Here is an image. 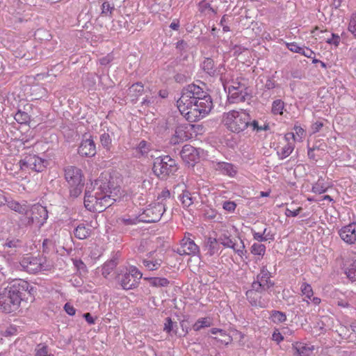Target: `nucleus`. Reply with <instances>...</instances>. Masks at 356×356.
I'll use <instances>...</instances> for the list:
<instances>
[{
	"label": "nucleus",
	"mask_w": 356,
	"mask_h": 356,
	"mask_svg": "<svg viewBox=\"0 0 356 356\" xmlns=\"http://www.w3.org/2000/svg\"><path fill=\"white\" fill-rule=\"evenodd\" d=\"M48 161L39 157L35 154H26L19 161V166L21 170L27 171L32 170L40 172L44 170Z\"/></svg>",
	"instance_id": "obj_9"
},
{
	"label": "nucleus",
	"mask_w": 356,
	"mask_h": 356,
	"mask_svg": "<svg viewBox=\"0 0 356 356\" xmlns=\"http://www.w3.org/2000/svg\"><path fill=\"white\" fill-rule=\"evenodd\" d=\"M210 322L207 318L199 319L193 325V329L195 331H199L202 328L209 327Z\"/></svg>",
	"instance_id": "obj_50"
},
{
	"label": "nucleus",
	"mask_w": 356,
	"mask_h": 356,
	"mask_svg": "<svg viewBox=\"0 0 356 356\" xmlns=\"http://www.w3.org/2000/svg\"><path fill=\"white\" fill-rule=\"evenodd\" d=\"M165 211V204L163 202L151 204L140 215V220L149 223L158 222Z\"/></svg>",
	"instance_id": "obj_10"
},
{
	"label": "nucleus",
	"mask_w": 356,
	"mask_h": 356,
	"mask_svg": "<svg viewBox=\"0 0 356 356\" xmlns=\"http://www.w3.org/2000/svg\"><path fill=\"white\" fill-rule=\"evenodd\" d=\"M249 290L258 292L261 294L266 291L264 288V285H262V284H261V282H259L256 277L251 284V289Z\"/></svg>",
	"instance_id": "obj_49"
},
{
	"label": "nucleus",
	"mask_w": 356,
	"mask_h": 356,
	"mask_svg": "<svg viewBox=\"0 0 356 356\" xmlns=\"http://www.w3.org/2000/svg\"><path fill=\"white\" fill-rule=\"evenodd\" d=\"M90 233L91 229L86 227L84 224L79 225L74 230L75 237L81 240L87 238L90 235Z\"/></svg>",
	"instance_id": "obj_30"
},
{
	"label": "nucleus",
	"mask_w": 356,
	"mask_h": 356,
	"mask_svg": "<svg viewBox=\"0 0 356 356\" xmlns=\"http://www.w3.org/2000/svg\"><path fill=\"white\" fill-rule=\"evenodd\" d=\"M198 9L200 13H203L207 9H208L213 13H216V10L213 8H212L211 4L209 3H207L206 0H202L198 3Z\"/></svg>",
	"instance_id": "obj_52"
},
{
	"label": "nucleus",
	"mask_w": 356,
	"mask_h": 356,
	"mask_svg": "<svg viewBox=\"0 0 356 356\" xmlns=\"http://www.w3.org/2000/svg\"><path fill=\"white\" fill-rule=\"evenodd\" d=\"M339 234L341 238L348 244H353L356 241V223H350L343 227Z\"/></svg>",
	"instance_id": "obj_19"
},
{
	"label": "nucleus",
	"mask_w": 356,
	"mask_h": 356,
	"mask_svg": "<svg viewBox=\"0 0 356 356\" xmlns=\"http://www.w3.org/2000/svg\"><path fill=\"white\" fill-rule=\"evenodd\" d=\"M203 248L207 255L213 256L217 254L220 250L218 239L211 236H205Z\"/></svg>",
	"instance_id": "obj_24"
},
{
	"label": "nucleus",
	"mask_w": 356,
	"mask_h": 356,
	"mask_svg": "<svg viewBox=\"0 0 356 356\" xmlns=\"http://www.w3.org/2000/svg\"><path fill=\"white\" fill-rule=\"evenodd\" d=\"M216 170L220 171L223 175L229 177H234L236 174V170L232 163L225 162H219L217 163Z\"/></svg>",
	"instance_id": "obj_29"
},
{
	"label": "nucleus",
	"mask_w": 356,
	"mask_h": 356,
	"mask_svg": "<svg viewBox=\"0 0 356 356\" xmlns=\"http://www.w3.org/2000/svg\"><path fill=\"white\" fill-rule=\"evenodd\" d=\"M173 329V322L170 317L165 318L164 330L170 333Z\"/></svg>",
	"instance_id": "obj_58"
},
{
	"label": "nucleus",
	"mask_w": 356,
	"mask_h": 356,
	"mask_svg": "<svg viewBox=\"0 0 356 356\" xmlns=\"http://www.w3.org/2000/svg\"><path fill=\"white\" fill-rule=\"evenodd\" d=\"M96 145L91 136H83L82 141L79 147L78 153L81 156L92 157L96 154Z\"/></svg>",
	"instance_id": "obj_13"
},
{
	"label": "nucleus",
	"mask_w": 356,
	"mask_h": 356,
	"mask_svg": "<svg viewBox=\"0 0 356 356\" xmlns=\"http://www.w3.org/2000/svg\"><path fill=\"white\" fill-rule=\"evenodd\" d=\"M287 48L292 52L298 53L300 52L301 47H299L297 44L295 42L291 43H287L286 44Z\"/></svg>",
	"instance_id": "obj_60"
},
{
	"label": "nucleus",
	"mask_w": 356,
	"mask_h": 356,
	"mask_svg": "<svg viewBox=\"0 0 356 356\" xmlns=\"http://www.w3.org/2000/svg\"><path fill=\"white\" fill-rule=\"evenodd\" d=\"M236 204L234 202L232 201H225L223 203L222 208L229 211V212H233L236 209Z\"/></svg>",
	"instance_id": "obj_54"
},
{
	"label": "nucleus",
	"mask_w": 356,
	"mask_h": 356,
	"mask_svg": "<svg viewBox=\"0 0 356 356\" xmlns=\"http://www.w3.org/2000/svg\"><path fill=\"white\" fill-rule=\"evenodd\" d=\"M218 241L220 244H222L224 247L232 248H234V243L236 240L233 241L229 236L226 235H223L219 237Z\"/></svg>",
	"instance_id": "obj_48"
},
{
	"label": "nucleus",
	"mask_w": 356,
	"mask_h": 356,
	"mask_svg": "<svg viewBox=\"0 0 356 356\" xmlns=\"http://www.w3.org/2000/svg\"><path fill=\"white\" fill-rule=\"evenodd\" d=\"M21 279L14 280L6 287L0 288V309L10 314L17 311L22 300L27 299L26 295H33V287Z\"/></svg>",
	"instance_id": "obj_2"
},
{
	"label": "nucleus",
	"mask_w": 356,
	"mask_h": 356,
	"mask_svg": "<svg viewBox=\"0 0 356 356\" xmlns=\"http://www.w3.org/2000/svg\"><path fill=\"white\" fill-rule=\"evenodd\" d=\"M94 189L102 192L98 212L111 206L119 198L120 187L109 174H102L95 181Z\"/></svg>",
	"instance_id": "obj_3"
},
{
	"label": "nucleus",
	"mask_w": 356,
	"mask_h": 356,
	"mask_svg": "<svg viewBox=\"0 0 356 356\" xmlns=\"http://www.w3.org/2000/svg\"><path fill=\"white\" fill-rule=\"evenodd\" d=\"M118 262L116 258H113L102 266V274L104 277H106L117 266Z\"/></svg>",
	"instance_id": "obj_33"
},
{
	"label": "nucleus",
	"mask_w": 356,
	"mask_h": 356,
	"mask_svg": "<svg viewBox=\"0 0 356 356\" xmlns=\"http://www.w3.org/2000/svg\"><path fill=\"white\" fill-rule=\"evenodd\" d=\"M293 350L294 356H309L312 354L314 346L303 342H296L293 344Z\"/></svg>",
	"instance_id": "obj_25"
},
{
	"label": "nucleus",
	"mask_w": 356,
	"mask_h": 356,
	"mask_svg": "<svg viewBox=\"0 0 356 356\" xmlns=\"http://www.w3.org/2000/svg\"><path fill=\"white\" fill-rule=\"evenodd\" d=\"M48 218V211L45 207L40 204L30 205L29 216H23L19 219L20 225L22 226H31L33 223L37 222L39 227H41L46 222Z\"/></svg>",
	"instance_id": "obj_7"
},
{
	"label": "nucleus",
	"mask_w": 356,
	"mask_h": 356,
	"mask_svg": "<svg viewBox=\"0 0 356 356\" xmlns=\"http://www.w3.org/2000/svg\"><path fill=\"white\" fill-rule=\"evenodd\" d=\"M170 193L168 189L163 190L161 193L158 196V200H160L159 202H163V200H165L168 198H170Z\"/></svg>",
	"instance_id": "obj_56"
},
{
	"label": "nucleus",
	"mask_w": 356,
	"mask_h": 356,
	"mask_svg": "<svg viewBox=\"0 0 356 356\" xmlns=\"http://www.w3.org/2000/svg\"><path fill=\"white\" fill-rule=\"evenodd\" d=\"M102 192L96 190L95 195H91L90 192L86 191L84 196V205L89 211H98L96 208L100 204Z\"/></svg>",
	"instance_id": "obj_17"
},
{
	"label": "nucleus",
	"mask_w": 356,
	"mask_h": 356,
	"mask_svg": "<svg viewBox=\"0 0 356 356\" xmlns=\"http://www.w3.org/2000/svg\"><path fill=\"white\" fill-rule=\"evenodd\" d=\"M142 263L143 266L149 270H155L160 268L162 264V259H143Z\"/></svg>",
	"instance_id": "obj_34"
},
{
	"label": "nucleus",
	"mask_w": 356,
	"mask_h": 356,
	"mask_svg": "<svg viewBox=\"0 0 356 356\" xmlns=\"http://www.w3.org/2000/svg\"><path fill=\"white\" fill-rule=\"evenodd\" d=\"M270 277L271 273L266 266H263L260 270V273L256 276L257 280L264 285V288L266 291H268L275 285L274 282L270 280Z\"/></svg>",
	"instance_id": "obj_23"
},
{
	"label": "nucleus",
	"mask_w": 356,
	"mask_h": 356,
	"mask_svg": "<svg viewBox=\"0 0 356 356\" xmlns=\"http://www.w3.org/2000/svg\"><path fill=\"white\" fill-rule=\"evenodd\" d=\"M312 191L315 193L321 194L326 191V189L323 188L319 183H316L312 187Z\"/></svg>",
	"instance_id": "obj_61"
},
{
	"label": "nucleus",
	"mask_w": 356,
	"mask_h": 356,
	"mask_svg": "<svg viewBox=\"0 0 356 356\" xmlns=\"http://www.w3.org/2000/svg\"><path fill=\"white\" fill-rule=\"evenodd\" d=\"M220 338L213 337V339L221 342L225 345L229 344L232 341V337L228 335L225 330L220 334Z\"/></svg>",
	"instance_id": "obj_51"
},
{
	"label": "nucleus",
	"mask_w": 356,
	"mask_h": 356,
	"mask_svg": "<svg viewBox=\"0 0 356 356\" xmlns=\"http://www.w3.org/2000/svg\"><path fill=\"white\" fill-rule=\"evenodd\" d=\"M239 243L235 241L234 248H232V249L236 254H238V255L242 257L243 255H245L248 253V251L245 250L243 241L241 239H239Z\"/></svg>",
	"instance_id": "obj_45"
},
{
	"label": "nucleus",
	"mask_w": 356,
	"mask_h": 356,
	"mask_svg": "<svg viewBox=\"0 0 356 356\" xmlns=\"http://www.w3.org/2000/svg\"><path fill=\"white\" fill-rule=\"evenodd\" d=\"M102 192L96 190L95 195H91L90 192L86 191L84 196V205L89 211H98L96 208L100 204Z\"/></svg>",
	"instance_id": "obj_16"
},
{
	"label": "nucleus",
	"mask_w": 356,
	"mask_h": 356,
	"mask_svg": "<svg viewBox=\"0 0 356 356\" xmlns=\"http://www.w3.org/2000/svg\"><path fill=\"white\" fill-rule=\"evenodd\" d=\"M267 231V229L265 228L262 232H257L253 229H251L253 238L259 242L266 241L268 240H273V237H266L264 235L265 232Z\"/></svg>",
	"instance_id": "obj_44"
},
{
	"label": "nucleus",
	"mask_w": 356,
	"mask_h": 356,
	"mask_svg": "<svg viewBox=\"0 0 356 356\" xmlns=\"http://www.w3.org/2000/svg\"><path fill=\"white\" fill-rule=\"evenodd\" d=\"M20 266L26 272L32 274L37 273L42 268L41 259L34 257H26L20 261Z\"/></svg>",
	"instance_id": "obj_14"
},
{
	"label": "nucleus",
	"mask_w": 356,
	"mask_h": 356,
	"mask_svg": "<svg viewBox=\"0 0 356 356\" xmlns=\"http://www.w3.org/2000/svg\"><path fill=\"white\" fill-rule=\"evenodd\" d=\"M344 273L352 282L356 281V260L347 261L344 264Z\"/></svg>",
	"instance_id": "obj_28"
},
{
	"label": "nucleus",
	"mask_w": 356,
	"mask_h": 356,
	"mask_svg": "<svg viewBox=\"0 0 356 356\" xmlns=\"http://www.w3.org/2000/svg\"><path fill=\"white\" fill-rule=\"evenodd\" d=\"M142 277V273L136 266H131L125 273H118L115 280L124 290H131L138 287Z\"/></svg>",
	"instance_id": "obj_8"
},
{
	"label": "nucleus",
	"mask_w": 356,
	"mask_h": 356,
	"mask_svg": "<svg viewBox=\"0 0 356 356\" xmlns=\"http://www.w3.org/2000/svg\"><path fill=\"white\" fill-rule=\"evenodd\" d=\"M119 223L122 225L129 226V225H136L139 222H142L140 220V215L139 216H136L134 218L130 217H123L119 219Z\"/></svg>",
	"instance_id": "obj_40"
},
{
	"label": "nucleus",
	"mask_w": 356,
	"mask_h": 356,
	"mask_svg": "<svg viewBox=\"0 0 356 356\" xmlns=\"http://www.w3.org/2000/svg\"><path fill=\"white\" fill-rule=\"evenodd\" d=\"M251 117L245 111H241L232 110L224 113L222 122L230 131L239 134L248 127Z\"/></svg>",
	"instance_id": "obj_4"
},
{
	"label": "nucleus",
	"mask_w": 356,
	"mask_h": 356,
	"mask_svg": "<svg viewBox=\"0 0 356 356\" xmlns=\"http://www.w3.org/2000/svg\"><path fill=\"white\" fill-rule=\"evenodd\" d=\"M299 54L307 57V58H312V56L314 54V51H312L310 49L305 47H301L300 52Z\"/></svg>",
	"instance_id": "obj_63"
},
{
	"label": "nucleus",
	"mask_w": 356,
	"mask_h": 356,
	"mask_svg": "<svg viewBox=\"0 0 356 356\" xmlns=\"http://www.w3.org/2000/svg\"><path fill=\"white\" fill-rule=\"evenodd\" d=\"M201 67L204 70V72L208 74L211 76H220V80L225 88L227 90L226 87V80L223 76V74L225 73V68L223 64L219 65L218 67H215L214 61L211 58H206L202 63L201 64Z\"/></svg>",
	"instance_id": "obj_11"
},
{
	"label": "nucleus",
	"mask_w": 356,
	"mask_h": 356,
	"mask_svg": "<svg viewBox=\"0 0 356 356\" xmlns=\"http://www.w3.org/2000/svg\"><path fill=\"white\" fill-rule=\"evenodd\" d=\"M64 309L70 316H74L76 313L75 308L68 302L65 305Z\"/></svg>",
	"instance_id": "obj_62"
},
{
	"label": "nucleus",
	"mask_w": 356,
	"mask_h": 356,
	"mask_svg": "<svg viewBox=\"0 0 356 356\" xmlns=\"http://www.w3.org/2000/svg\"><path fill=\"white\" fill-rule=\"evenodd\" d=\"M177 252L180 255H195L199 252V247L191 238H184Z\"/></svg>",
	"instance_id": "obj_21"
},
{
	"label": "nucleus",
	"mask_w": 356,
	"mask_h": 356,
	"mask_svg": "<svg viewBox=\"0 0 356 356\" xmlns=\"http://www.w3.org/2000/svg\"><path fill=\"white\" fill-rule=\"evenodd\" d=\"M337 305L339 307H343V308L349 309L350 310V312L352 310L353 311L355 310V309L352 306H350V305L348 303V302L346 301V300H337Z\"/></svg>",
	"instance_id": "obj_59"
},
{
	"label": "nucleus",
	"mask_w": 356,
	"mask_h": 356,
	"mask_svg": "<svg viewBox=\"0 0 356 356\" xmlns=\"http://www.w3.org/2000/svg\"><path fill=\"white\" fill-rule=\"evenodd\" d=\"M294 145L291 143H287L282 147L280 151H277V154L280 159H284L288 157L293 152Z\"/></svg>",
	"instance_id": "obj_36"
},
{
	"label": "nucleus",
	"mask_w": 356,
	"mask_h": 356,
	"mask_svg": "<svg viewBox=\"0 0 356 356\" xmlns=\"http://www.w3.org/2000/svg\"><path fill=\"white\" fill-rule=\"evenodd\" d=\"M150 150V145L145 140H141L135 149V154L138 158L147 156Z\"/></svg>",
	"instance_id": "obj_31"
},
{
	"label": "nucleus",
	"mask_w": 356,
	"mask_h": 356,
	"mask_svg": "<svg viewBox=\"0 0 356 356\" xmlns=\"http://www.w3.org/2000/svg\"><path fill=\"white\" fill-rule=\"evenodd\" d=\"M177 108L187 120L195 122L207 116L213 105L211 95L202 88L189 84L181 90V95L177 101Z\"/></svg>",
	"instance_id": "obj_1"
},
{
	"label": "nucleus",
	"mask_w": 356,
	"mask_h": 356,
	"mask_svg": "<svg viewBox=\"0 0 356 356\" xmlns=\"http://www.w3.org/2000/svg\"><path fill=\"white\" fill-rule=\"evenodd\" d=\"M102 192L96 190L95 195H91L90 192L86 191L84 196V205L89 211H98L96 208L100 204Z\"/></svg>",
	"instance_id": "obj_18"
},
{
	"label": "nucleus",
	"mask_w": 356,
	"mask_h": 356,
	"mask_svg": "<svg viewBox=\"0 0 356 356\" xmlns=\"http://www.w3.org/2000/svg\"><path fill=\"white\" fill-rule=\"evenodd\" d=\"M132 202L135 205H143L147 202L146 195L143 193H135L131 195Z\"/></svg>",
	"instance_id": "obj_41"
},
{
	"label": "nucleus",
	"mask_w": 356,
	"mask_h": 356,
	"mask_svg": "<svg viewBox=\"0 0 356 356\" xmlns=\"http://www.w3.org/2000/svg\"><path fill=\"white\" fill-rule=\"evenodd\" d=\"M302 210V207H298L297 209L295 210L286 209L285 214L288 217H296L300 213Z\"/></svg>",
	"instance_id": "obj_57"
},
{
	"label": "nucleus",
	"mask_w": 356,
	"mask_h": 356,
	"mask_svg": "<svg viewBox=\"0 0 356 356\" xmlns=\"http://www.w3.org/2000/svg\"><path fill=\"white\" fill-rule=\"evenodd\" d=\"M248 127H251L253 131H257V132L261 131V126H259L258 122L255 120L252 121H251V120H250Z\"/></svg>",
	"instance_id": "obj_64"
},
{
	"label": "nucleus",
	"mask_w": 356,
	"mask_h": 356,
	"mask_svg": "<svg viewBox=\"0 0 356 356\" xmlns=\"http://www.w3.org/2000/svg\"><path fill=\"white\" fill-rule=\"evenodd\" d=\"M250 252L254 255L263 257L266 252V246L261 243H254L250 248Z\"/></svg>",
	"instance_id": "obj_38"
},
{
	"label": "nucleus",
	"mask_w": 356,
	"mask_h": 356,
	"mask_svg": "<svg viewBox=\"0 0 356 356\" xmlns=\"http://www.w3.org/2000/svg\"><path fill=\"white\" fill-rule=\"evenodd\" d=\"M302 295L305 296L307 299H311L313 296L314 292L312 286L306 282L302 283L300 287Z\"/></svg>",
	"instance_id": "obj_47"
},
{
	"label": "nucleus",
	"mask_w": 356,
	"mask_h": 356,
	"mask_svg": "<svg viewBox=\"0 0 356 356\" xmlns=\"http://www.w3.org/2000/svg\"><path fill=\"white\" fill-rule=\"evenodd\" d=\"M64 177L68 184L70 197H78L83 191L85 178L82 170L73 165H67L63 168Z\"/></svg>",
	"instance_id": "obj_5"
},
{
	"label": "nucleus",
	"mask_w": 356,
	"mask_h": 356,
	"mask_svg": "<svg viewBox=\"0 0 356 356\" xmlns=\"http://www.w3.org/2000/svg\"><path fill=\"white\" fill-rule=\"evenodd\" d=\"M2 246L4 252L10 256H14L20 253L23 245L22 241L13 238H7Z\"/></svg>",
	"instance_id": "obj_20"
},
{
	"label": "nucleus",
	"mask_w": 356,
	"mask_h": 356,
	"mask_svg": "<svg viewBox=\"0 0 356 356\" xmlns=\"http://www.w3.org/2000/svg\"><path fill=\"white\" fill-rule=\"evenodd\" d=\"M152 170L161 179H166L175 175L178 170L176 161L169 155L161 156L154 160Z\"/></svg>",
	"instance_id": "obj_6"
},
{
	"label": "nucleus",
	"mask_w": 356,
	"mask_h": 356,
	"mask_svg": "<svg viewBox=\"0 0 356 356\" xmlns=\"http://www.w3.org/2000/svg\"><path fill=\"white\" fill-rule=\"evenodd\" d=\"M348 30L354 35L356 38V15H353L350 19L348 26Z\"/></svg>",
	"instance_id": "obj_55"
},
{
	"label": "nucleus",
	"mask_w": 356,
	"mask_h": 356,
	"mask_svg": "<svg viewBox=\"0 0 356 356\" xmlns=\"http://www.w3.org/2000/svg\"><path fill=\"white\" fill-rule=\"evenodd\" d=\"M245 296L250 304L253 307L265 308L268 305V302L263 298V294L260 293L248 290Z\"/></svg>",
	"instance_id": "obj_22"
},
{
	"label": "nucleus",
	"mask_w": 356,
	"mask_h": 356,
	"mask_svg": "<svg viewBox=\"0 0 356 356\" xmlns=\"http://www.w3.org/2000/svg\"><path fill=\"white\" fill-rule=\"evenodd\" d=\"M115 10L114 6H111L109 2L105 1L102 5V13L103 16L111 17L113 12Z\"/></svg>",
	"instance_id": "obj_46"
},
{
	"label": "nucleus",
	"mask_w": 356,
	"mask_h": 356,
	"mask_svg": "<svg viewBox=\"0 0 356 356\" xmlns=\"http://www.w3.org/2000/svg\"><path fill=\"white\" fill-rule=\"evenodd\" d=\"M143 92L144 86L142 82L133 83L128 89V95L131 97V102L135 104Z\"/></svg>",
	"instance_id": "obj_27"
},
{
	"label": "nucleus",
	"mask_w": 356,
	"mask_h": 356,
	"mask_svg": "<svg viewBox=\"0 0 356 356\" xmlns=\"http://www.w3.org/2000/svg\"><path fill=\"white\" fill-rule=\"evenodd\" d=\"M100 143L102 147L106 150H110L111 147L112 138L108 133H104L100 136Z\"/></svg>",
	"instance_id": "obj_43"
},
{
	"label": "nucleus",
	"mask_w": 356,
	"mask_h": 356,
	"mask_svg": "<svg viewBox=\"0 0 356 356\" xmlns=\"http://www.w3.org/2000/svg\"><path fill=\"white\" fill-rule=\"evenodd\" d=\"M15 120L20 124H27L31 120L30 115L24 111L18 110L15 115Z\"/></svg>",
	"instance_id": "obj_39"
},
{
	"label": "nucleus",
	"mask_w": 356,
	"mask_h": 356,
	"mask_svg": "<svg viewBox=\"0 0 356 356\" xmlns=\"http://www.w3.org/2000/svg\"><path fill=\"white\" fill-rule=\"evenodd\" d=\"M7 206L13 211L17 212L19 214L24 215V216H29V211L30 205L28 204L26 201L22 202H18L15 200H10L7 202Z\"/></svg>",
	"instance_id": "obj_26"
},
{
	"label": "nucleus",
	"mask_w": 356,
	"mask_h": 356,
	"mask_svg": "<svg viewBox=\"0 0 356 356\" xmlns=\"http://www.w3.org/2000/svg\"><path fill=\"white\" fill-rule=\"evenodd\" d=\"M284 103L281 99H276L273 102L272 104V113L275 115H282L283 113V109Z\"/></svg>",
	"instance_id": "obj_42"
},
{
	"label": "nucleus",
	"mask_w": 356,
	"mask_h": 356,
	"mask_svg": "<svg viewBox=\"0 0 356 356\" xmlns=\"http://www.w3.org/2000/svg\"><path fill=\"white\" fill-rule=\"evenodd\" d=\"M144 280L148 281L154 287H165L170 284V281L165 277H144Z\"/></svg>",
	"instance_id": "obj_32"
},
{
	"label": "nucleus",
	"mask_w": 356,
	"mask_h": 356,
	"mask_svg": "<svg viewBox=\"0 0 356 356\" xmlns=\"http://www.w3.org/2000/svg\"><path fill=\"white\" fill-rule=\"evenodd\" d=\"M179 200L184 207H188L193 204L195 197L191 193L187 190H184L182 193L179 196Z\"/></svg>",
	"instance_id": "obj_35"
},
{
	"label": "nucleus",
	"mask_w": 356,
	"mask_h": 356,
	"mask_svg": "<svg viewBox=\"0 0 356 356\" xmlns=\"http://www.w3.org/2000/svg\"><path fill=\"white\" fill-rule=\"evenodd\" d=\"M270 318L275 323H281L286 320V316L284 312L273 310L270 314Z\"/></svg>",
	"instance_id": "obj_37"
},
{
	"label": "nucleus",
	"mask_w": 356,
	"mask_h": 356,
	"mask_svg": "<svg viewBox=\"0 0 356 356\" xmlns=\"http://www.w3.org/2000/svg\"><path fill=\"white\" fill-rule=\"evenodd\" d=\"M243 87L239 90L234 87H228L227 88V99L231 104H236L244 102L250 100L252 97L250 90H243Z\"/></svg>",
	"instance_id": "obj_12"
},
{
	"label": "nucleus",
	"mask_w": 356,
	"mask_h": 356,
	"mask_svg": "<svg viewBox=\"0 0 356 356\" xmlns=\"http://www.w3.org/2000/svg\"><path fill=\"white\" fill-rule=\"evenodd\" d=\"M180 156L188 164L196 163L200 159L199 149L191 145H185L180 152Z\"/></svg>",
	"instance_id": "obj_15"
},
{
	"label": "nucleus",
	"mask_w": 356,
	"mask_h": 356,
	"mask_svg": "<svg viewBox=\"0 0 356 356\" xmlns=\"http://www.w3.org/2000/svg\"><path fill=\"white\" fill-rule=\"evenodd\" d=\"M331 35L332 38H327L326 42L330 44H333L335 47H338L341 40L340 36L336 33H332Z\"/></svg>",
	"instance_id": "obj_53"
}]
</instances>
